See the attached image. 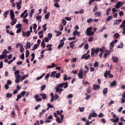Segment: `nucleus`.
<instances>
[{
	"label": "nucleus",
	"instance_id": "nucleus-6",
	"mask_svg": "<svg viewBox=\"0 0 125 125\" xmlns=\"http://www.w3.org/2000/svg\"><path fill=\"white\" fill-rule=\"evenodd\" d=\"M100 85L98 84H94L93 85V89H94V90H97L98 89H100Z\"/></svg>",
	"mask_w": 125,
	"mask_h": 125
},
{
	"label": "nucleus",
	"instance_id": "nucleus-43",
	"mask_svg": "<svg viewBox=\"0 0 125 125\" xmlns=\"http://www.w3.org/2000/svg\"><path fill=\"white\" fill-rule=\"evenodd\" d=\"M38 47H39V45H38L37 44H35L34 45V47L32 49V50H36V49H37V48H38Z\"/></svg>",
	"mask_w": 125,
	"mask_h": 125
},
{
	"label": "nucleus",
	"instance_id": "nucleus-55",
	"mask_svg": "<svg viewBox=\"0 0 125 125\" xmlns=\"http://www.w3.org/2000/svg\"><path fill=\"white\" fill-rule=\"evenodd\" d=\"M20 57L21 60H24L25 59V55H24V53H22Z\"/></svg>",
	"mask_w": 125,
	"mask_h": 125
},
{
	"label": "nucleus",
	"instance_id": "nucleus-21",
	"mask_svg": "<svg viewBox=\"0 0 125 125\" xmlns=\"http://www.w3.org/2000/svg\"><path fill=\"white\" fill-rule=\"evenodd\" d=\"M101 14H102V13H101V12H96L95 13V15H96V16H97L98 17H101Z\"/></svg>",
	"mask_w": 125,
	"mask_h": 125
},
{
	"label": "nucleus",
	"instance_id": "nucleus-20",
	"mask_svg": "<svg viewBox=\"0 0 125 125\" xmlns=\"http://www.w3.org/2000/svg\"><path fill=\"white\" fill-rule=\"evenodd\" d=\"M56 73H57V71H53L51 72V75H50V77L51 78H55V74H56Z\"/></svg>",
	"mask_w": 125,
	"mask_h": 125
},
{
	"label": "nucleus",
	"instance_id": "nucleus-62",
	"mask_svg": "<svg viewBox=\"0 0 125 125\" xmlns=\"http://www.w3.org/2000/svg\"><path fill=\"white\" fill-rule=\"evenodd\" d=\"M7 53H9V52L7 51V50L6 49H5L4 51L2 52V54H4V55L7 54Z\"/></svg>",
	"mask_w": 125,
	"mask_h": 125
},
{
	"label": "nucleus",
	"instance_id": "nucleus-9",
	"mask_svg": "<svg viewBox=\"0 0 125 125\" xmlns=\"http://www.w3.org/2000/svg\"><path fill=\"white\" fill-rule=\"evenodd\" d=\"M46 47H47V50L48 51H51L52 50V44H48V45H46Z\"/></svg>",
	"mask_w": 125,
	"mask_h": 125
},
{
	"label": "nucleus",
	"instance_id": "nucleus-14",
	"mask_svg": "<svg viewBox=\"0 0 125 125\" xmlns=\"http://www.w3.org/2000/svg\"><path fill=\"white\" fill-rule=\"evenodd\" d=\"M17 22V19H13L12 22H10V25H11V26H14V24H16Z\"/></svg>",
	"mask_w": 125,
	"mask_h": 125
},
{
	"label": "nucleus",
	"instance_id": "nucleus-27",
	"mask_svg": "<svg viewBox=\"0 0 125 125\" xmlns=\"http://www.w3.org/2000/svg\"><path fill=\"white\" fill-rule=\"evenodd\" d=\"M115 85H117V82H116V81H114L113 82L110 83V86H115Z\"/></svg>",
	"mask_w": 125,
	"mask_h": 125
},
{
	"label": "nucleus",
	"instance_id": "nucleus-33",
	"mask_svg": "<svg viewBox=\"0 0 125 125\" xmlns=\"http://www.w3.org/2000/svg\"><path fill=\"white\" fill-rule=\"evenodd\" d=\"M124 47V43L121 42L120 44L117 46V48H123Z\"/></svg>",
	"mask_w": 125,
	"mask_h": 125
},
{
	"label": "nucleus",
	"instance_id": "nucleus-54",
	"mask_svg": "<svg viewBox=\"0 0 125 125\" xmlns=\"http://www.w3.org/2000/svg\"><path fill=\"white\" fill-rule=\"evenodd\" d=\"M97 10H98V8H97V5H95L94 7V9L93 10V11L94 12H96V11H97Z\"/></svg>",
	"mask_w": 125,
	"mask_h": 125
},
{
	"label": "nucleus",
	"instance_id": "nucleus-45",
	"mask_svg": "<svg viewBox=\"0 0 125 125\" xmlns=\"http://www.w3.org/2000/svg\"><path fill=\"white\" fill-rule=\"evenodd\" d=\"M98 66H99V63H98V62H96L94 64V67H95V68H97Z\"/></svg>",
	"mask_w": 125,
	"mask_h": 125
},
{
	"label": "nucleus",
	"instance_id": "nucleus-50",
	"mask_svg": "<svg viewBox=\"0 0 125 125\" xmlns=\"http://www.w3.org/2000/svg\"><path fill=\"white\" fill-rule=\"evenodd\" d=\"M23 22H24V23H25V24H29V20H28V19H24V20H23Z\"/></svg>",
	"mask_w": 125,
	"mask_h": 125
},
{
	"label": "nucleus",
	"instance_id": "nucleus-53",
	"mask_svg": "<svg viewBox=\"0 0 125 125\" xmlns=\"http://www.w3.org/2000/svg\"><path fill=\"white\" fill-rule=\"evenodd\" d=\"M62 112H63V110H61L60 111H59V110L57 111V115H60V116H61L62 115Z\"/></svg>",
	"mask_w": 125,
	"mask_h": 125
},
{
	"label": "nucleus",
	"instance_id": "nucleus-38",
	"mask_svg": "<svg viewBox=\"0 0 125 125\" xmlns=\"http://www.w3.org/2000/svg\"><path fill=\"white\" fill-rule=\"evenodd\" d=\"M41 45L42 46V47H43V48H44V47H45V43L44 42V40H42V41L41 42Z\"/></svg>",
	"mask_w": 125,
	"mask_h": 125
},
{
	"label": "nucleus",
	"instance_id": "nucleus-37",
	"mask_svg": "<svg viewBox=\"0 0 125 125\" xmlns=\"http://www.w3.org/2000/svg\"><path fill=\"white\" fill-rule=\"evenodd\" d=\"M79 110L80 112H83V111H84L85 108L84 107H82L80 106L79 107Z\"/></svg>",
	"mask_w": 125,
	"mask_h": 125
},
{
	"label": "nucleus",
	"instance_id": "nucleus-25",
	"mask_svg": "<svg viewBox=\"0 0 125 125\" xmlns=\"http://www.w3.org/2000/svg\"><path fill=\"white\" fill-rule=\"evenodd\" d=\"M20 52L21 53H23V52H24V47H23V45H21L20 46Z\"/></svg>",
	"mask_w": 125,
	"mask_h": 125
},
{
	"label": "nucleus",
	"instance_id": "nucleus-59",
	"mask_svg": "<svg viewBox=\"0 0 125 125\" xmlns=\"http://www.w3.org/2000/svg\"><path fill=\"white\" fill-rule=\"evenodd\" d=\"M92 116L93 117V118H95L96 117H98V115H97V113H95V112H93L92 114Z\"/></svg>",
	"mask_w": 125,
	"mask_h": 125
},
{
	"label": "nucleus",
	"instance_id": "nucleus-56",
	"mask_svg": "<svg viewBox=\"0 0 125 125\" xmlns=\"http://www.w3.org/2000/svg\"><path fill=\"white\" fill-rule=\"evenodd\" d=\"M120 28L121 29H122V28H123V31H125V25L121 24L120 26Z\"/></svg>",
	"mask_w": 125,
	"mask_h": 125
},
{
	"label": "nucleus",
	"instance_id": "nucleus-34",
	"mask_svg": "<svg viewBox=\"0 0 125 125\" xmlns=\"http://www.w3.org/2000/svg\"><path fill=\"white\" fill-rule=\"evenodd\" d=\"M114 42H111L110 43V47L109 48L110 49H112V48H113V47H114V46H115V44H114Z\"/></svg>",
	"mask_w": 125,
	"mask_h": 125
},
{
	"label": "nucleus",
	"instance_id": "nucleus-52",
	"mask_svg": "<svg viewBox=\"0 0 125 125\" xmlns=\"http://www.w3.org/2000/svg\"><path fill=\"white\" fill-rule=\"evenodd\" d=\"M87 23H88V24H90L91 22H93V20L91 18L89 19L88 20H87Z\"/></svg>",
	"mask_w": 125,
	"mask_h": 125
},
{
	"label": "nucleus",
	"instance_id": "nucleus-32",
	"mask_svg": "<svg viewBox=\"0 0 125 125\" xmlns=\"http://www.w3.org/2000/svg\"><path fill=\"white\" fill-rule=\"evenodd\" d=\"M91 51V56H92V57H93V56H94V54H95V53H94V48H92Z\"/></svg>",
	"mask_w": 125,
	"mask_h": 125
},
{
	"label": "nucleus",
	"instance_id": "nucleus-39",
	"mask_svg": "<svg viewBox=\"0 0 125 125\" xmlns=\"http://www.w3.org/2000/svg\"><path fill=\"white\" fill-rule=\"evenodd\" d=\"M49 16H50V13H47L45 15V19H48V18H49Z\"/></svg>",
	"mask_w": 125,
	"mask_h": 125
},
{
	"label": "nucleus",
	"instance_id": "nucleus-57",
	"mask_svg": "<svg viewBox=\"0 0 125 125\" xmlns=\"http://www.w3.org/2000/svg\"><path fill=\"white\" fill-rule=\"evenodd\" d=\"M94 52L95 53H98L99 52V48L98 47L96 49L94 48Z\"/></svg>",
	"mask_w": 125,
	"mask_h": 125
},
{
	"label": "nucleus",
	"instance_id": "nucleus-49",
	"mask_svg": "<svg viewBox=\"0 0 125 125\" xmlns=\"http://www.w3.org/2000/svg\"><path fill=\"white\" fill-rule=\"evenodd\" d=\"M54 6L55 7H57V8H59V7H60V5L57 2L55 3L54 4Z\"/></svg>",
	"mask_w": 125,
	"mask_h": 125
},
{
	"label": "nucleus",
	"instance_id": "nucleus-35",
	"mask_svg": "<svg viewBox=\"0 0 125 125\" xmlns=\"http://www.w3.org/2000/svg\"><path fill=\"white\" fill-rule=\"evenodd\" d=\"M44 76H45V73H43L40 77H37V80H41L42 79V78H43V77H44Z\"/></svg>",
	"mask_w": 125,
	"mask_h": 125
},
{
	"label": "nucleus",
	"instance_id": "nucleus-46",
	"mask_svg": "<svg viewBox=\"0 0 125 125\" xmlns=\"http://www.w3.org/2000/svg\"><path fill=\"white\" fill-rule=\"evenodd\" d=\"M26 38H29L30 36H31V31H28L27 32H26Z\"/></svg>",
	"mask_w": 125,
	"mask_h": 125
},
{
	"label": "nucleus",
	"instance_id": "nucleus-40",
	"mask_svg": "<svg viewBox=\"0 0 125 125\" xmlns=\"http://www.w3.org/2000/svg\"><path fill=\"white\" fill-rule=\"evenodd\" d=\"M113 37L115 39H118V38H120V34L119 33H115Z\"/></svg>",
	"mask_w": 125,
	"mask_h": 125
},
{
	"label": "nucleus",
	"instance_id": "nucleus-26",
	"mask_svg": "<svg viewBox=\"0 0 125 125\" xmlns=\"http://www.w3.org/2000/svg\"><path fill=\"white\" fill-rule=\"evenodd\" d=\"M9 13V11H6L3 14V16L4 18H6L7 17V15H8V14Z\"/></svg>",
	"mask_w": 125,
	"mask_h": 125
},
{
	"label": "nucleus",
	"instance_id": "nucleus-36",
	"mask_svg": "<svg viewBox=\"0 0 125 125\" xmlns=\"http://www.w3.org/2000/svg\"><path fill=\"white\" fill-rule=\"evenodd\" d=\"M29 55H30V52H29V50H27L25 53L26 58H28Z\"/></svg>",
	"mask_w": 125,
	"mask_h": 125
},
{
	"label": "nucleus",
	"instance_id": "nucleus-61",
	"mask_svg": "<svg viewBox=\"0 0 125 125\" xmlns=\"http://www.w3.org/2000/svg\"><path fill=\"white\" fill-rule=\"evenodd\" d=\"M94 39V38H93L92 37H89V39H88L89 42H92V41H93Z\"/></svg>",
	"mask_w": 125,
	"mask_h": 125
},
{
	"label": "nucleus",
	"instance_id": "nucleus-42",
	"mask_svg": "<svg viewBox=\"0 0 125 125\" xmlns=\"http://www.w3.org/2000/svg\"><path fill=\"white\" fill-rule=\"evenodd\" d=\"M6 97L7 98H11L12 97V94L7 93Z\"/></svg>",
	"mask_w": 125,
	"mask_h": 125
},
{
	"label": "nucleus",
	"instance_id": "nucleus-10",
	"mask_svg": "<svg viewBox=\"0 0 125 125\" xmlns=\"http://www.w3.org/2000/svg\"><path fill=\"white\" fill-rule=\"evenodd\" d=\"M10 14L11 16V19L12 20H13L15 17L14 12H13V10H11Z\"/></svg>",
	"mask_w": 125,
	"mask_h": 125
},
{
	"label": "nucleus",
	"instance_id": "nucleus-12",
	"mask_svg": "<svg viewBox=\"0 0 125 125\" xmlns=\"http://www.w3.org/2000/svg\"><path fill=\"white\" fill-rule=\"evenodd\" d=\"M110 121L111 122H113V123H118L120 121V118H117L115 119L112 118L110 119Z\"/></svg>",
	"mask_w": 125,
	"mask_h": 125
},
{
	"label": "nucleus",
	"instance_id": "nucleus-22",
	"mask_svg": "<svg viewBox=\"0 0 125 125\" xmlns=\"http://www.w3.org/2000/svg\"><path fill=\"white\" fill-rule=\"evenodd\" d=\"M74 42H77V41H74V42H72L70 43L69 45H70V48H73L74 46H75V44H74Z\"/></svg>",
	"mask_w": 125,
	"mask_h": 125
},
{
	"label": "nucleus",
	"instance_id": "nucleus-30",
	"mask_svg": "<svg viewBox=\"0 0 125 125\" xmlns=\"http://www.w3.org/2000/svg\"><path fill=\"white\" fill-rule=\"evenodd\" d=\"M113 77L114 75L111 74V71L110 70L108 71V78H109V79H113Z\"/></svg>",
	"mask_w": 125,
	"mask_h": 125
},
{
	"label": "nucleus",
	"instance_id": "nucleus-1",
	"mask_svg": "<svg viewBox=\"0 0 125 125\" xmlns=\"http://www.w3.org/2000/svg\"><path fill=\"white\" fill-rule=\"evenodd\" d=\"M64 84H65L64 88H67V87L69 86V84L68 83V82L60 83L58 85V86L60 88V87H63V85H64Z\"/></svg>",
	"mask_w": 125,
	"mask_h": 125
},
{
	"label": "nucleus",
	"instance_id": "nucleus-48",
	"mask_svg": "<svg viewBox=\"0 0 125 125\" xmlns=\"http://www.w3.org/2000/svg\"><path fill=\"white\" fill-rule=\"evenodd\" d=\"M62 23L63 26H65L67 24V21H66V20L62 19Z\"/></svg>",
	"mask_w": 125,
	"mask_h": 125
},
{
	"label": "nucleus",
	"instance_id": "nucleus-60",
	"mask_svg": "<svg viewBox=\"0 0 125 125\" xmlns=\"http://www.w3.org/2000/svg\"><path fill=\"white\" fill-rule=\"evenodd\" d=\"M45 85H43L42 86H41V91H43V90H44L45 89Z\"/></svg>",
	"mask_w": 125,
	"mask_h": 125
},
{
	"label": "nucleus",
	"instance_id": "nucleus-51",
	"mask_svg": "<svg viewBox=\"0 0 125 125\" xmlns=\"http://www.w3.org/2000/svg\"><path fill=\"white\" fill-rule=\"evenodd\" d=\"M60 76H61V74L60 73H58L56 74V79H59L60 78Z\"/></svg>",
	"mask_w": 125,
	"mask_h": 125
},
{
	"label": "nucleus",
	"instance_id": "nucleus-24",
	"mask_svg": "<svg viewBox=\"0 0 125 125\" xmlns=\"http://www.w3.org/2000/svg\"><path fill=\"white\" fill-rule=\"evenodd\" d=\"M94 34H95V32H94V31H91L86 35L88 36H94Z\"/></svg>",
	"mask_w": 125,
	"mask_h": 125
},
{
	"label": "nucleus",
	"instance_id": "nucleus-28",
	"mask_svg": "<svg viewBox=\"0 0 125 125\" xmlns=\"http://www.w3.org/2000/svg\"><path fill=\"white\" fill-rule=\"evenodd\" d=\"M103 94L105 95V94H107V93H108V88H104L103 90Z\"/></svg>",
	"mask_w": 125,
	"mask_h": 125
},
{
	"label": "nucleus",
	"instance_id": "nucleus-64",
	"mask_svg": "<svg viewBox=\"0 0 125 125\" xmlns=\"http://www.w3.org/2000/svg\"><path fill=\"white\" fill-rule=\"evenodd\" d=\"M2 59H4V54H2L0 55V60H2Z\"/></svg>",
	"mask_w": 125,
	"mask_h": 125
},
{
	"label": "nucleus",
	"instance_id": "nucleus-41",
	"mask_svg": "<svg viewBox=\"0 0 125 125\" xmlns=\"http://www.w3.org/2000/svg\"><path fill=\"white\" fill-rule=\"evenodd\" d=\"M50 76V74L49 73L47 74L45 76V80H46V81L47 82H48V78H49Z\"/></svg>",
	"mask_w": 125,
	"mask_h": 125
},
{
	"label": "nucleus",
	"instance_id": "nucleus-2",
	"mask_svg": "<svg viewBox=\"0 0 125 125\" xmlns=\"http://www.w3.org/2000/svg\"><path fill=\"white\" fill-rule=\"evenodd\" d=\"M78 77L80 79H82L83 78V69L79 70V73L78 74Z\"/></svg>",
	"mask_w": 125,
	"mask_h": 125
},
{
	"label": "nucleus",
	"instance_id": "nucleus-8",
	"mask_svg": "<svg viewBox=\"0 0 125 125\" xmlns=\"http://www.w3.org/2000/svg\"><path fill=\"white\" fill-rule=\"evenodd\" d=\"M112 60L114 63H118V62H119V58L117 57H112Z\"/></svg>",
	"mask_w": 125,
	"mask_h": 125
},
{
	"label": "nucleus",
	"instance_id": "nucleus-5",
	"mask_svg": "<svg viewBox=\"0 0 125 125\" xmlns=\"http://www.w3.org/2000/svg\"><path fill=\"white\" fill-rule=\"evenodd\" d=\"M90 58V55H88L86 56V54H83L82 58L81 59H85V60H87Z\"/></svg>",
	"mask_w": 125,
	"mask_h": 125
},
{
	"label": "nucleus",
	"instance_id": "nucleus-16",
	"mask_svg": "<svg viewBox=\"0 0 125 125\" xmlns=\"http://www.w3.org/2000/svg\"><path fill=\"white\" fill-rule=\"evenodd\" d=\"M40 96L42 97V99L45 100L47 98V96L46 94H40Z\"/></svg>",
	"mask_w": 125,
	"mask_h": 125
},
{
	"label": "nucleus",
	"instance_id": "nucleus-63",
	"mask_svg": "<svg viewBox=\"0 0 125 125\" xmlns=\"http://www.w3.org/2000/svg\"><path fill=\"white\" fill-rule=\"evenodd\" d=\"M41 104H39L35 107V109L36 110H38V109H39V108H41Z\"/></svg>",
	"mask_w": 125,
	"mask_h": 125
},
{
	"label": "nucleus",
	"instance_id": "nucleus-4",
	"mask_svg": "<svg viewBox=\"0 0 125 125\" xmlns=\"http://www.w3.org/2000/svg\"><path fill=\"white\" fill-rule=\"evenodd\" d=\"M21 81V76L20 75H18L15 80V83H19Z\"/></svg>",
	"mask_w": 125,
	"mask_h": 125
},
{
	"label": "nucleus",
	"instance_id": "nucleus-31",
	"mask_svg": "<svg viewBox=\"0 0 125 125\" xmlns=\"http://www.w3.org/2000/svg\"><path fill=\"white\" fill-rule=\"evenodd\" d=\"M85 95L86 96V97H85V100H88L89 99V98H90V97H91V96L88 95V94H87V93H85Z\"/></svg>",
	"mask_w": 125,
	"mask_h": 125
},
{
	"label": "nucleus",
	"instance_id": "nucleus-15",
	"mask_svg": "<svg viewBox=\"0 0 125 125\" xmlns=\"http://www.w3.org/2000/svg\"><path fill=\"white\" fill-rule=\"evenodd\" d=\"M121 6H122L121 1H118L115 6V8H116V9H118L120 8Z\"/></svg>",
	"mask_w": 125,
	"mask_h": 125
},
{
	"label": "nucleus",
	"instance_id": "nucleus-18",
	"mask_svg": "<svg viewBox=\"0 0 125 125\" xmlns=\"http://www.w3.org/2000/svg\"><path fill=\"white\" fill-rule=\"evenodd\" d=\"M92 30V27L91 26L89 28H87L85 33L86 35H87V34L88 33H90V32H91Z\"/></svg>",
	"mask_w": 125,
	"mask_h": 125
},
{
	"label": "nucleus",
	"instance_id": "nucleus-19",
	"mask_svg": "<svg viewBox=\"0 0 125 125\" xmlns=\"http://www.w3.org/2000/svg\"><path fill=\"white\" fill-rule=\"evenodd\" d=\"M28 76L29 75L28 74H26L22 76V77H21V82H23V81H24V80H25L26 78H28Z\"/></svg>",
	"mask_w": 125,
	"mask_h": 125
},
{
	"label": "nucleus",
	"instance_id": "nucleus-13",
	"mask_svg": "<svg viewBox=\"0 0 125 125\" xmlns=\"http://www.w3.org/2000/svg\"><path fill=\"white\" fill-rule=\"evenodd\" d=\"M17 4V7H18V9L19 10H20V9L21 8V3H22V0H20V1H19V2H17L16 3Z\"/></svg>",
	"mask_w": 125,
	"mask_h": 125
},
{
	"label": "nucleus",
	"instance_id": "nucleus-11",
	"mask_svg": "<svg viewBox=\"0 0 125 125\" xmlns=\"http://www.w3.org/2000/svg\"><path fill=\"white\" fill-rule=\"evenodd\" d=\"M64 44H65V42H60V43L59 44L58 46V49H61V48L64 46Z\"/></svg>",
	"mask_w": 125,
	"mask_h": 125
},
{
	"label": "nucleus",
	"instance_id": "nucleus-47",
	"mask_svg": "<svg viewBox=\"0 0 125 125\" xmlns=\"http://www.w3.org/2000/svg\"><path fill=\"white\" fill-rule=\"evenodd\" d=\"M22 27V24L21 23H19L16 25V28L20 29Z\"/></svg>",
	"mask_w": 125,
	"mask_h": 125
},
{
	"label": "nucleus",
	"instance_id": "nucleus-23",
	"mask_svg": "<svg viewBox=\"0 0 125 125\" xmlns=\"http://www.w3.org/2000/svg\"><path fill=\"white\" fill-rule=\"evenodd\" d=\"M26 47H25V48L26 49H28L29 48H31V42H26Z\"/></svg>",
	"mask_w": 125,
	"mask_h": 125
},
{
	"label": "nucleus",
	"instance_id": "nucleus-58",
	"mask_svg": "<svg viewBox=\"0 0 125 125\" xmlns=\"http://www.w3.org/2000/svg\"><path fill=\"white\" fill-rule=\"evenodd\" d=\"M47 37L48 39L51 40L52 39V34L51 33H48Z\"/></svg>",
	"mask_w": 125,
	"mask_h": 125
},
{
	"label": "nucleus",
	"instance_id": "nucleus-44",
	"mask_svg": "<svg viewBox=\"0 0 125 125\" xmlns=\"http://www.w3.org/2000/svg\"><path fill=\"white\" fill-rule=\"evenodd\" d=\"M77 39V37H69L68 38V40L69 41H75V40H76Z\"/></svg>",
	"mask_w": 125,
	"mask_h": 125
},
{
	"label": "nucleus",
	"instance_id": "nucleus-3",
	"mask_svg": "<svg viewBox=\"0 0 125 125\" xmlns=\"http://www.w3.org/2000/svg\"><path fill=\"white\" fill-rule=\"evenodd\" d=\"M40 96L38 94H36L34 95V98L35 99L36 101H37V102H41L42 99V98H39Z\"/></svg>",
	"mask_w": 125,
	"mask_h": 125
},
{
	"label": "nucleus",
	"instance_id": "nucleus-29",
	"mask_svg": "<svg viewBox=\"0 0 125 125\" xmlns=\"http://www.w3.org/2000/svg\"><path fill=\"white\" fill-rule=\"evenodd\" d=\"M56 121L57 123H59V124H61V123H62V120L60 119V117H57Z\"/></svg>",
	"mask_w": 125,
	"mask_h": 125
},
{
	"label": "nucleus",
	"instance_id": "nucleus-7",
	"mask_svg": "<svg viewBox=\"0 0 125 125\" xmlns=\"http://www.w3.org/2000/svg\"><path fill=\"white\" fill-rule=\"evenodd\" d=\"M73 36H74V37H75V36H78V37H80V36H81V33L78 31V30H75L73 33Z\"/></svg>",
	"mask_w": 125,
	"mask_h": 125
},
{
	"label": "nucleus",
	"instance_id": "nucleus-17",
	"mask_svg": "<svg viewBox=\"0 0 125 125\" xmlns=\"http://www.w3.org/2000/svg\"><path fill=\"white\" fill-rule=\"evenodd\" d=\"M104 78L108 79V76H109V71H108V70L105 71L104 73Z\"/></svg>",
	"mask_w": 125,
	"mask_h": 125
}]
</instances>
